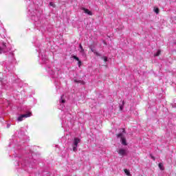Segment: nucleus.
Returning <instances> with one entry per match:
<instances>
[{"label":"nucleus","instance_id":"obj_1","mask_svg":"<svg viewBox=\"0 0 176 176\" xmlns=\"http://www.w3.org/2000/svg\"><path fill=\"white\" fill-rule=\"evenodd\" d=\"M122 133L117 134V138H120L121 143L125 146H127V142L126 141V138L123 134H126V130L122 129Z\"/></svg>","mask_w":176,"mask_h":176},{"label":"nucleus","instance_id":"obj_2","mask_svg":"<svg viewBox=\"0 0 176 176\" xmlns=\"http://www.w3.org/2000/svg\"><path fill=\"white\" fill-rule=\"evenodd\" d=\"M41 12H39L38 10H35L33 11V12H31V18L32 20H34V21H38L39 19H41Z\"/></svg>","mask_w":176,"mask_h":176},{"label":"nucleus","instance_id":"obj_3","mask_svg":"<svg viewBox=\"0 0 176 176\" xmlns=\"http://www.w3.org/2000/svg\"><path fill=\"white\" fill-rule=\"evenodd\" d=\"M9 52V50L8 49V45H6V43L2 41L0 42V54H2L3 53H8Z\"/></svg>","mask_w":176,"mask_h":176},{"label":"nucleus","instance_id":"obj_4","mask_svg":"<svg viewBox=\"0 0 176 176\" xmlns=\"http://www.w3.org/2000/svg\"><path fill=\"white\" fill-rule=\"evenodd\" d=\"M80 142V139L78 138H75L74 139V142L72 144L74 152H76L78 151V144H79Z\"/></svg>","mask_w":176,"mask_h":176},{"label":"nucleus","instance_id":"obj_5","mask_svg":"<svg viewBox=\"0 0 176 176\" xmlns=\"http://www.w3.org/2000/svg\"><path fill=\"white\" fill-rule=\"evenodd\" d=\"M31 115H32L31 112H28L25 114H22L19 117H18L17 120L18 122H23V120H24V118H30Z\"/></svg>","mask_w":176,"mask_h":176},{"label":"nucleus","instance_id":"obj_6","mask_svg":"<svg viewBox=\"0 0 176 176\" xmlns=\"http://www.w3.org/2000/svg\"><path fill=\"white\" fill-rule=\"evenodd\" d=\"M81 10H83L85 13H86L87 14H88L89 16H93V12H91V11L87 10V8L82 7L81 8Z\"/></svg>","mask_w":176,"mask_h":176},{"label":"nucleus","instance_id":"obj_7","mask_svg":"<svg viewBox=\"0 0 176 176\" xmlns=\"http://www.w3.org/2000/svg\"><path fill=\"white\" fill-rule=\"evenodd\" d=\"M118 153H119L120 156H124V155H127V151L125 149L120 148L118 150Z\"/></svg>","mask_w":176,"mask_h":176},{"label":"nucleus","instance_id":"obj_8","mask_svg":"<svg viewBox=\"0 0 176 176\" xmlns=\"http://www.w3.org/2000/svg\"><path fill=\"white\" fill-rule=\"evenodd\" d=\"M124 107V100L121 101V103L119 104L120 111H123Z\"/></svg>","mask_w":176,"mask_h":176},{"label":"nucleus","instance_id":"obj_9","mask_svg":"<svg viewBox=\"0 0 176 176\" xmlns=\"http://www.w3.org/2000/svg\"><path fill=\"white\" fill-rule=\"evenodd\" d=\"M42 61H43V63H44V64H47V61H48V60H47V56H42Z\"/></svg>","mask_w":176,"mask_h":176},{"label":"nucleus","instance_id":"obj_10","mask_svg":"<svg viewBox=\"0 0 176 176\" xmlns=\"http://www.w3.org/2000/svg\"><path fill=\"white\" fill-rule=\"evenodd\" d=\"M90 49H91V51L93 53H94V54H96V56H101V54H100V53H98L97 51H96V50H94V49H93V48H91V47H90Z\"/></svg>","mask_w":176,"mask_h":176},{"label":"nucleus","instance_id":"obj_11","mask_svg":"<svg viewBox=\"0 0 176 176\" xmlns=\"http://www.w3.org/2000/svg\"><path fill=\"white\" fill-rule=\"evenodd\" d=\"M160 53H162V51L160 50H158L155 54H154V57H157L160 56Z\"/></svg>","mask_w":176,"mask_h":176},{"label":"nucleus","instance_id":"obj_12","mask_svg":"<svg viewBox=\"0 0 176 176\" xmlns=\"http://www.w3.org/2000/svg\"><path fill=\"white\" fill-rule=\"evenodd\" d=\"M60 102H61V104L65 103V100L64 99V95L61 96Z\"/></svg>","mask_w":176,"mask_h":176},{"label":"nucleus","instance_id":"obj_13","mask_svg":"<svg viewBox=\"0 0 176 176\" xmlns=\"http://www.w3.org/2000/svg\"><path fill=\"white\" fill-rule=\"evenodd\" d=\"M47 71L50 75H54V72L52 69H50V68H48Z\"/></svg>","mask_w":176,"mask_h":176},{"label":"nucleus","instance_id":"obj_14","mask_svg":"<svg viewBox=\"0 0 176 176\" xmlns=\"http://www.w3.org/2000/svg\"><path fill=\"white\" fill-rule=\"evenodd\" d=\"M154 12L155 13H156V14H159V12H160V10L158 8H154Z\"/></svg>","mask_w":176,"mask_h":176},{"label":"nucleus","instance_id":"obj_15","mask_svg":"<svg viewBox=\"0 0 176 176\" xmlns=\"http://www.w3.org/2000/svg\"><path fill=\"white\" fill-rule=\"evenodd\" d=\"M102 60H104V61H105V63H107V61H108V57L107 56H102Z\"/></svg>","mask_w":176,"mask_h":176},{"label":"nucleus","instance_id":"obj_16","mask_svg":"<svg viewBox=\"0 0 176 176\" xmlns=\"http://www.w3.org/2000/svg\"><path fill=\"white\" fill-rule=\"evenodd\" d=\"M124 173L127 175H130V171L127 169H124Z\"/></svg>","mask_w":176,"mask_h":176},{"label":"nucleus","instance_id":"obj_17","mask_svg":"<svg viewBox=\"0 0 176 176\" xmlns=\"http://www.w3.org/2000/svg\"><path fill=\"white\" fill-rule=\"evenodd\" d=\"M158 166H159L160 170H164V168H163V164L160 163V164H158Z\"/></svg>","mask_w":176,"mask_h":176},{"label":"nucleus","instance_id":"obj_18","mask_svg":"<svg viewBox=\"0 0 176 176\" xmlns=\"http://www.w3.org/2000/svg\"><path fill=\"white\" fill-rule=\"evenodd\" d=\"M80 53H81V54H82V56H85V50H84V49L80 50Z\"/></svg>","mask_w":176,"mask_h":176},{"label":"nucleus","instance_id":"obj_19","mask_svg":"<svg viewBox=\"0 0 176 176\" xmlns=\"http://www.w3.org/2000/svg\"><path fill=\"white\" fill-rule=\"evenodd\" d=\"M73 58L74 59V60H76V61H79L80 60H79V58L78 57V56H73Z\"/></svg>","mask_w":176,"mask_h":176},{"label":"nucleus","instance_id":"obj_20","mask_svg":"<svg viewBox=\"0 0 176 176\" xmlns=\"http://www.w3.org/2000/svg\"><path fill=\"white\" fill-rule=\"evenodd\" d=\"M50 6H52V8H56V5L53 3V2L50 3Z\"/></svg>","mask_w":176,"mask_h":176},{"label":"nucleus","instance_id":"obj_21","mask_svg":"<svg viewBox=\"0 0 176 176\" xmlns=\"http://www.w3.org/2000/svg\"><path fill=\"white\" fill-rule=\"evenodd\" d=\"M75 83H82L83 81L74 80Z\"/></svg>","mask_w":176,"mask_h":176},{"label":"nucleus","instance_id":"obj_22","mask_svg":"<svg viewBox=\"0 0 176 176\" xmlns=\"http://www.w3.org/2000/svg\"><path fill=\"white\" fill-rule=\"evenodd\" d=\"M82 65V61L78 60V66L80 67Z\"/></svg>","mask_w":176,"mask_h":176},{"label":"nucleus","instance_id":"obj_23","mask_svg":"<svg viewBox=\"0 0 176 176\" xmlns=\"http://www.w3.org/2000/svg\"><path fill=\"white\" fill-rule=\"evenodd\" d=\"M79 48L80 49V50H82V49H83V47L82 46V44L79 45Z\"/></svg>","mask_w":176,"mask_h":176},{"label":"nucleus","instance_id":"obj_24","mask_svg":"<svg viewBox=\"0 0 176 176\" xmlns=\"http://www.w3.org/2000/svg\"><path fill=\"white\" fill-rule=\"evenodd\" d=\"M150 156H151V159H153V160H155V157H153V156L152 155V154H151Z\"/></svg>","mask_w":176,"mask_h":176},{"label":"nucleus","instance_id":"obj_25","mask_svg":"<svg viewBox=\"0 0 176 176\" xmlns=\"http://www.w3.org/2000/svg\"><path fill=\"white\" fill-rule=\"evenodd\" d=\"M11 56H13V54H11Z\"/></svg>","mask_w":176,"mask_h":176}]
</instances>
